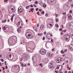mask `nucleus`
<instances>
[{
    "label": "nucleus",
    "mask_w": 73,
    "mask_h": 73,
    "mask_svg": "<svg viewBox=\"0 0 73 73\" xmlns=\"http://www.w3.org/2000/svg\"><path fill=\"white\" fill-rule=\"evenodd\" d=\"M16 38H17L16 37L13 36V40L12 38H9V39L8 40V43L9 45H15V44L16 43Z\"/></svg>",
    "instance_id": "obj_1"
},
{
    "label": "nucleus",
    "mask_w": 73,
    "mask_h": 73,
    "mask_svg": "<svg viewBox=\"0 0 73 73\" xmlns=\"http://www.w3.org/2000/svg\"><path fill=\"white\" fill-rule=\"evenodd\" d=\"M25 35L26 38L28 39L29 38H32V37H33L32 33L30 32H27L26 33Z\"/></svg>",
    "instance_id": "obj_2"
},
{
    "label": "nucleus",
    "mask_w": 73,
    "mask_h": 73,
    "mask_svg": "<svg viewBox=\"0 0 73 73\" xmlns=\"http://www.w3.org/2000/svg\"><path fill=\"white\" fill-rule=\"evenodd\" d=\"M46 36L48 39H52L53 37V34L52 33H50V32L48 33L46 35Z\"/></svg>",
    "instance_id": "obj_3"
},
{
    "label": "nucleus",
    "mask_w": 73,
    "mask_h": 73,
    "mask_svg": "<svg viewBox=\"0 0 73 73\" xmlns=\"http://www.w3.org/2000/svg\"><path fill=\"white\" fill-rule=\"evenodd\" d=\"M2 29L4 32H7L9 30V28L8 27V26L7 25L2 26Z\"/></svg>",
    "instance_id": "obj_4"
},
{
    "label": "nucleus",
    "mask_w": 73,
    "mask_h": 73,
    "mask_svg": "<svg viewBox=\"0 0 73 73\" xmlns=\"http://www.w3.org/2000/svg\"><path fill=\"white\" fill-rule=\"evenodd\" d=\"M40 53H41V54L44 55L46 53V51L44 49H41L39 52Z\"/></svg>",
    "instance_id": "obj_5"
},
{
    "label": "nucleus",
    "mask_w": 73,
    "mask_h": 73,
    "mask_svg": "<svg viewBox=\"0 0 73 73\" xmlns=\"http://www.w3.org/2000/svg\"><path fill=\"white\" fill-rule=\"evenodd\" d=\"M70 38V35L65 36L64 37V39H65L66 41H67L68 42L69 41Z\"/></svg>",
    "instance_id": "obj_6"
},
{
    "label": "nucleus",
    "mask_w": 73,
    "mask_h": 73,
    "mask_svg": "<svg viewBox=\"0 0 73 73\" xmlns=\"http://www.w3.org/2000/svg\"><path fill=\"white\" fill-rule=\"evenodd\" d=\"M27 52L29 53H32V52H33V49L31 48L30 47H27Z\"/></svg>",
    "instance_id": "obj_7"
},
{
    "label": "nucleus",
    "mask_w": 73,
    "mask_h": 73,
    "mask_svg": "<svg viewBox=\"0 0 73 73\" xmlns=\"http://www.w3.org/2000/svg\"><path fill=\"white\" fill-rule=\"evenodd\" d=\"M48 67L51 69H53V62H52L49 63L48 65Z\"/></svg>",
    "instance_id": "obj_8"
},
{
    "label": "nucleus",
    "mask_w": 73,
    "mask_h": 73,
    "mask_svg": "<svg viewBox=\"0 0 73 73\" xmlns=\"http://www.w3.org/2000/svg\"><path fill=\"white\" fill-rule=\"evenodd\" d=\"M12 56V55L11 54H9V56H7V58H8L9 60H10V61H11V60H13V56H12Z\"/></svg>",
    "instance_id": "obj_9"
},
{
    "label": "nucleus",
    "mask_w": 73,
    "mask_h": 73,
    "mask_svg": "<svg viewBox=\"0 0 73 73\" xmlns=\"http://www.w3.org/2000/svg\"><path fill=\"white\" fill-rule=\"evenodd\" d=\"M17 27L19 28H21L23 26V22H20L18 23Z\"/></svg>",
    "instance_id": "obj_10"
},
{
    "label": "nucleus",
    "mask_w": 73,
    "mask_h": 73,
    "mask_svg": "<svg viewBox=\"0 0 73 73\" xmlns=\"http://www.w3.org/2000/svg\"><path fill=\"white\" fill-rule=\"evenodd\" d=\"M53 27V25H52V23H48L47 25V28H48V29H50L51 28Z\"/></svg>",
    "instance_id": "obj_11"
},
{
    "label": "nucleus",
    "mask_w": 73,
    "mask_h": 73,
    "mask_svg": "<svg viewBox=\"0 0 73 73\" xmlns=\"http://www.w3.org/2000/svg\"><path fill=\"white\" fill-rule=\"evenodd\" d=\"M14 68L15 70H19L20 69V67L19 65H16L14 66Z\"/></svg>",
    "instance_id": "obj_12"
},
{
    "label": "nucleus",
    "mask_w": 73,
    "mask_h": 73,
    "mask_svg": "<svg viewBox=\"0 0 73 73\" xmlns=\"http://www.w3.org/2000/svg\"><path fill=\"white\" fill-rule=\"evenodd\" d=\"M48 56L49 58H52V57H53V53L50 52L49 53H48Z\"/></svg>",
    "instance_id": "obj_13"
},
{
    "label": "nucleus",
    "mask_w": 73,
    "mask_h": 73,
    "mask_svg": "<svg viewBox=\"0 0 73 73\" xmlns=\"http://www.w3.org/2000/svg\"><path fill=\"white\" fill-rule=\"evenodd\" d=\"M22 10L21 8H20V7L19 8H18V13H21V12H22Z\"/></svg>",
    "instance_id": "obj_14"
},
{
    "label": "nucleus",
    "mask_w": 73,
    "mask_h": 73,
    "mask_svg": "<svg viewBox=\"0 0 73 73\" xmlns=\"http://www.w3.org/2000/svg\"><path fill=\"white\" fill-rule=\"evenodd\" d=\"M40 29L41 30H44L45 29L44 25H42L40 26Z\"/></svg>",
    "instance_id": "obj_15"
},
{
    "label": "nucleus",
    "mask_w": 73,
    "mask_h": 73,
    "mask_svg": "<svg viewBox=\"0 0 73 73\" xmlns=\"http://www.w3.org/2000/svg\"><path fill=\"white\" fill-rule=\"evenodd\" d=\"M68 19H69L70 20H71L72 19V15H68Z\"/></svg>",
    "instance_id": "obj_16"
},
{
    "label": "nucleus",
    "mask_w": 73,
    "mask_h": 73,
    "mask_svg": "<svg viewBox=\"0 0 73 73\" xmlns=\"http://www.w3.org/2000/svg\"><path fill=\"white\" fill-rule=\"evenodd\" d=\"M16 11L15 10H11L10 11V13H15V12Z\"/></svg>",
    "instance_id": "obj_17"
},
{
    "label": "nucleus",
    "mask_w": 73,
    "mask_h": 73,
    "mask_svg": "<svg viewBox=\"0 0 73 73\" xmlns=\"http://www.w3.org/2000/svg\"><path fill=\"white\" fill-rule=\"evenodd\" d=\"M69 27L70 29H73V25H72L71 24L70 25Z\"/></svg>",
    "instance_id": "obj_18"
},
{
    "label": "nucleus",
    "mask_w": 73,
    "mask_h": 73,
    "mask_svg": "<svg viewBox=\"0 0 73 73\" xmlns=\"http://www.w3.org/2000/svg\"><path fill=\"white\" fill-rule=\"evenodd\" d=\"M43 34L42 33H38L37 34V35L39 36H42Z\"/></svg>",
    "instance_id": "obj_19"
},
{
    "label": "nucleus",
    "mask_w": 73,
    "mask_h": 73,
    "mask_svg": "<svg viewBox=\"0 0 73 73\" xmlns=\"http://www.w3.org/2000/svg\"><path fill=\"white\" fill-rule=\"evenodd\" d=\"M27 53H23V56L24 57H27Z\"/></svg>",
    "instance_id": "obj_20"
},
{
    "label": "nucleus",
    "mask_w": 73,
    "mask_h": 73,
    "mask_svg": "<svg viewBox=\"0 0 73 73\" xmlns=\"http://www.w3.org/2000/svg\"><path fill=\"white\" fill-rule=\"evenodd\" d=\"M43 7H44V8H46V5H43Z\"/></svg>",
    "instance_id": "obj_21"
},
{
    "label": "nucleus",
    "mask_w": 73,
    "mask_h": 73,
    "mask_svg": "<svg viewBox=\"0 0 73 73\" xmlns=\"http://www.w3.org/2000/svg\"><path fill=\"white\" fill-rule=\"evenodd\" d=\"M56 22H57V23H58V19L57 18H56Z\"/></svg>",
    "instance_id": "obj_22"
},
{
    "label": "nucleus",
    "mask_w": 73,
    "mask_h": 73,
    "mask_svg": "<svg viewBox=\"0 0 73 73\" xmlns=\"http://www.w3.org/2000/svg\"><path fill=\"white\" fill-rule=\"evenodd\" d=\"M13 16H12V18L11 19V21H13Z\"/></svg>",
    "instance_id": "obj_23"
},
{
    "label": "nucleus",
    "mask_w": 73,
    "mask_h": 73,
    "mask_svg": "<svg viewBox=\"0 0 73 73\" xmlns=\"http://www.w3.org/2000/svg\"><path fill=\"white\" fill-rule=\"evenodd\" d=\"M60 65H58L57 66V68H56V69H59V68L60 67Z\"/></svg>",
    "instance_id": "obj_24"
},
{
    "label": "nucleus",
    "mask_w": 73,
    "mask_h": 73,
    "mask_svg": "<svg viewBox=\"0 0 73 73\" xmlns=\"http://www.w3.org/2000/svg\"><path fill=\"white\" fill-rule=\"evenodd\" d=\"M45 12H44V11H42L41 12V14H42V15H44V13Z\"/></svg>",
    "instance_id": "obj_25"
},
{
    "label": "nucleus",
    "mask_w": 73,
    "mask_h": 73,
    "mask_svg": "<svg viewBox=\"0 0 73 73\" xmlns=\"http://www.w3.org/2000/svg\"><path fill=\"white\" fill-rule=\"evenodd\" d=\"M46 31H45L44 33V35H46Z\"/></svg>",
    "instance_id": "obj_26"
},
{
    "label": "nucleus",
    "mask_w": 73,
    "mask_h": 73,
    "mask_svg": "<svg viewBox=\"0 0 73 73\" xmlns=\"http://www.w3.org/2000/svg\"><path fill=\"white\" fill-rule=\"evenodd\" d=\"M55 26L56 27H57V28H58V24H56L55 25Z\"/></svg>",
    "instance_id": "obj_27"
},
{
    "label": "nucleus",
    "mask_w": 73,
    "mask_h": 73,
    "mask_svg": "<svg viewBox=\"0 0 73 73\" xmlns=\"http://www.w3.org/2000/svg\"><path fill=\"white\" fill-rule=\"evenodd\" d=\"M24 64H23V63H22L21 64V66L22 67H24Z\"/></svg>",
    "instance_id": "obj_28"
},
{
    "label": "nucleus",
    "mask_w": 73,
    "mask_h": 73,
    "mask_svg": "<svg viewBox=\"0 0 73 73\" xmlns=\"http://www.w3.org/2000/svg\"><path fill=\"white\" fill-rule=\"evenodd\" d=\"M61 53H62V54H64V51L62 50L61 51Z\"/></svg>",
    "instance_id": "obj_29"
},
{
    "label": "nucleus",
    "mask_w": 73,
    "mask_h": 73,
    "mask_svg": "<svg viewBox=\"0 0 73 73\" xmlns=\"http://www.w3.org/2000/svg\"><path fill=\"white\" fill-rule=\"evenodd\" d=\"M54 50H55V48H53L52 49V52H54Z\"/></svg>",
    "instance_id": "obj_30"
},
{
    "label": "nucleus",
    "mask_w": 73,
    "mask_h": 73,
    "mask_svg": "<svg viewBox=\"0 0 73 73\" xmlns=\"http://www.w3.org/2000/svg\"><path fill=\"white\" fill-rule=\"evenodd\" d=\"M54 0H51L50 1V2H51V3H53V1H54Z\"/></svg>",
    "instance_id": "obj_31"
},
{
    "label": "nucleus",
    "mask_w": 73,
    "mask_h": 73,
    "mask_svg": "<svg viewBox=\"0 0 73 73\" xmlns=\"http://www.w3.org/2000/svg\"><path fill=\"white\" fill-rule=\"evenodd\" d=\"M63 18L65 19H66V17L65 16H64L63 17Z\"/></svg>",
    "instance_id": "obj_32"
},
{
    "label": "nucleus",
    "mask_w": 73,
    "mask_h": 73,
    "mask_svg": "<svg viewBox=\"0 0 73 73\" xmlns=\"http://www.w3.org/2000/svg\"><path fill=\"white\" fill-rule=\"evenodd\" d=\"M30 11H33L34 10V9H33V8H31V9L30 10Z\"/></svg>",
    "instance_id": "obj_33"
},
{
    "label": "nucleus",
    "mask_w": 73,
    "mask_h": 73,
    "mask_svg": "<svg viewBox=\"0 0 73 73\" xmlns=\"http://www.w3.org/2000/svg\"><path fill=\"white\" fill-rule=\"evenodd\" d=\"M1 60L2 62H4V60L3 59H1Z\"/></svg>",
    "instance_id": "obj_34"
},
{
    "label": "nucleus",
    "mask_w": 73,
    "mask_h": 73,
    "mask_svg": "<svg viewBox=\"0 0 73 73\" xmlns=\"http://www.w3.org/2000/svg\"><path fill=\"white\" fill-rule=\"evenodd\" d=\"M45 39V38L44 36H43L42 40H44Z\"/></svg>",
    "instance_id": "obj_35"
},
{
    "label": "nucleus",
    "mask_w": 73,
    "mask_h": 73,
    "mask_svg": "<svg viewBox=\"0 0 73 73\" xmlns=\"http://www.w3.org/2000/svg\"><path fill=\"white\" fill-rule=\"evenodd\" d=\"M38 13H39V12L38 11L36 13V14L37 15H40V14H39Z\"/></svg>",
    "instance_id": "obj_36"
},
{
    "label": "nucleus",
    "mask_w": 73,
    "mask_h": 73,
    "mask_svg": "<svg viewBox=\"0 0 73 73\" xmlns=\"http://www.w3.org/2000/svg\"><path fill=\"white\" fill-rule=\"evenodd\" d=\"M35 3L36 4H38V2H37V1H35Z\"/></svg>",
    "instance_id": "obj_37"
},
{
    "label": "nucleus",
    "mask_w": 73,
    "mask_h": 73,
    "mask_svg": "<svg viewBox=\"0 0 73 73\" xmlns=\"http://www.w3.org/2000/svg\"><path fill=\"white\" fill-rule=\"evenodd\" d=\"M48 16V13H46L45 14V16L46 17H47V16Z\"/></svg>",
    "instance_id": "obj_38"
},
{
    "label": "nucleus",
    "mask_w": 73,
    "mask_h": 73,
    "mask_svg": "<svg viewBox=\"0 0 73 73\" xmlns=\"http://www.w3.org/2000/svg\"><path fill=\"white\" fill-rule=\"evenodd\" d=\"M2 68H3V70H5V68H4V67H2Z\"/></svg>",
    "instance_id": "obj_39"
},
{
    "label": "nucleus",
    "mask_w": 73,
    "mask_h": 73,
    "mask_svg": "<svg viewBox=\"0 0 73 73\" xmlns=\"http://www.w3.org/2000/svg\"><path fill=\"white\" fill-rule=\"evenodd\" d=\"M20 30L19 29H18V32H19V33H20Z\"/></svg>",
    "instance_id": "obj_40"
},
{
    "label": "nucleus",
    "mask_w": 73,
    "mask_h": 73,
    "mask_svg": "<svg viewBox=\"0 0 73 73\" xmlns=\"http://www.w3.org/2000/svg\"><path fill=\"white\" fill-rule=\"evenodd\" d=\"M30 7H31V8H32V7H33V5H30Z\"/></svg>",
    "instance_id": "obj_41"
},
{
    "label": "nucleus",
    "mask_w": 73,
    "mask_h": 73,
    "mask_svg": "<svg viewBox=\"0 0 73 73\" xmlns=\"http://www.w3.org/2000/svg\"><path fill=\"white\" fill-rule=\"evenodd\" d=\"M38 8H36V11H38Z\"/></svg>",
    "instance_id": "obj_42"
},
{
    "label": "nucleus",
    "mask_w": 73,
    "mask_h": 73,
    "mask_svg": "<svg viewBox=\"0 0 73 73\" xmlns=\"http://www.w3.org/2000/svg\"><path fill=\"white\" fill-rule=\"evenodd\" d=\"M72 10L70 11V13H72Z\"/></svg>",
    "instance_id": "obj_43"
},
{
    "label": "nucleus",
    "mask_w": 73,
    "mask_h": 73,
    "mask_svg": "<svg viewBox=\"0 0 73 73\" xmlns=\"http://www.w3.org/2000/svg\"><path fill=\"white\" fill-rule=\"evenodd\" d=\"M39 11H40V12H41V11H42V9H39Z\"/></svg>",
    "instance_id": "obj_44"
},
{
    "label": "nucleus",
    "mask_w": 73,
    "mask_h": 73,
    "mask_svg": "<svg viewBox=\"0 0 73 73\" xmlns=\"http://www.w3.org/2000/svg\"><path fill=\"white\" fill-rule=\"evenodd\" d=\"M37 27H39V23H38L37 24Z\"/></svg>",
    "instance_id": "obj_45"
},
{
    "label": "nucleus",
    "mask_w": 73,
    "mask_h": 73,
    "mask_svg": "<svg viewBox=\"0 0 73 73\" xmlns=\"http://www.w3.org/2000/svg\"><path fill=\"white\" fill-rule=\"evenodd\" d=\"M5 68V69H8V66L7 65H6Z\"/></svg>",
    "instance_id": "obj_46"
},
{
    "label": "nucleus",
    "mask_w": 73,
    "mask_h": 73,
    "mask_svg": "<svg viewBox=\"0 0 73 73\" xmlns=\"http://www.w3.org/2000/svg\"><path fill=\"white\" fill-rule=\"evenodd\" d=\"M4 1L5 2H7V1H8V0H4Z\"/></svg>",
    "instance_id": "obj_47"
},
{
    "label": "nucleus",
    "mask_w": 73,
    "mask_h": 73,
    "mask_svg": "<svg viewBox=\"0 0 73 73\" xmlns=\"http://www.w3.org/2000/svg\"><path fill=\"white\" fill-rule=\"evenodd\" d=\"M67 51V49H66L64 50V52H66V51Z\"/></svg>",
    "instance_id": "obj_48"
},
{
    "label": "nucleus",
    "mask_w": 73,
    "mask_h": 73,
    "mask_svg": "<svg viewBox=\"0 0 73 73\" xmlns=\"http://www.w3.org/2000/svg\"><path fill=\"white\" fill-rule=\"evenodd\" d=\"M33 6H34V7H37V6L35 5H33Z\"/></svg>",
    "instance_id": "obj_49"
},
{
    "label": "nucleus",
    "mask_w": 73,
    "mask_h": 73,
    "mask_svg": "<svg viewBox=\"0 0 73 73\" xmlns=\"http://www.w3.org/2000/svg\"><path fill=\"white\" fill-rule=\"evenodd\" d=\"M70 48L71 50H72V49H73V47L72 46L71 47V48L70 47Z\"/></svg>",
    "instance_id": "obj_50"
},
{
    "label": "nucleus",
    "mask_w": 73,
    "mask_h": 73,
    "mask_svg": "<svg viewBox=\"0 0 73 73\" xmlns=\"http://www.w3.org/2000/svg\"><path fill=\"white\" fill-rule=\"evenodd\" d=\"M62 15H66V13H62Z\"/></svg>",
    "instance_id": "obj_51"
},
{
    "label": "nucleus",
    "mask_w": 73,
    "mask_h": 73,
    "mask_svg": "<svg viewBox=\"0 0 73 73\" xmlns=\"http://www.w3.org/2000/svg\"><path fill=\"white\" fill-rule=\"evenodd\" d=\"M27 65H28L29 66L30 65V63H29L27 64Z\"/></svg>",
    "instance_id": "obj_52"
},
{
    "label": "nucleus",
    "mask_w": 73,
    "mask_h": 73,
    "mask_svg": "<svg viewBox=\"0 0 73 73\" xmlns=\"http://www.w3.org/2000/svg\"><path fill=\"white\" fill-rule=\"evenodd\" d=\"M29 8L28 6H26V9H28V8Z\"/></svg>",
    "instance_id": "obj_53"
},
{
    "label": "nucleus",
    "mask_w": 73,
    "mask_h": 73,
    "mask_svg": "<svg viewBox=\"0 0 73 73\" xmlns=\"http://www.w3.org/2000/svg\"><path fill=\"white\" fill-rule=\"evenodd\" d=\"M33 29H34V30H36V28L35 27H33Z\"/></svg>",
    "instance_id": "obj_54"
},
{
    "label": "nucleus",
    "mask_w": 73,
    "mask_h": 73,
    "mask_svg": "<svg viewBox=\"0 0 73 73\" xmlns=\"http://www.w3.org/2000/svg\"><path fill=\"white\" fill-rule=\"evenodd\" d=\"M11 10H12V11H13V10H14V9H13V8H12L11 9Z\"/></svg>",
    "instance_id": "obj_55"
},
{
    "label": "nucleus",
    "mask_w": 73,
    "mask_h": 73,
    "mask_svg": "<svg viewBox=\"0 0 73 73\" xmlns=\"http://www.w3.org/2000/svg\"><path fill=\"white\" fill-rule=\"evenodd\" d=\"M72 73V72H71V71H70L69 72H68V73Z\"/></svg>",
    "instance_id": "obj_56"
},
{
    "label": "nucleus",
    "mask_w": 73,
    "mask_h": 73,
    "mask_svg": "<svg viewBox=\"0 0 73 73\" xmlns=\"http://www.w3.org/2000/svg\"><path fill=\"white\" fill-rule=\"evenodd\" d=\"M33 62H34V63H35V62H36V61H35L34 60H33Z\"/></svg>",
    "instance_id": "obj_57"
},
{
    "label": "nucleus",
    "mask_w": 73,
    "mask_h": 73,
    "mask_svg": "<svg viewBox=\"0 0 73 73\" xmlns=\"http://www.w3.org/2000/svg\"><path fill=\"white\" fill-rule=\"evenodd\" d=\"M28 20H26V23H27V22H28Z\"/></svg>",
    "instance_id": "obj_58"
},
{
    "label": "nucleus",
    "mask_w": 73,
    "mask_h": 73,
    "mask_svg": "<svg viewBox=\"0 0 73 73\" xmlns=\"http://www.w3.org/2000/svg\"><path fill=\"white\" fill-rule=\"evenodd\" d=\"M56 62H57V63L59 64V63H60V61H57Z\"/></svg>",
    "instance_id": "obj_59"
},
{
    "label": "nucleus",
    "mask_w": 73,
    "mask_h": 73,
    "mask_svg": "<svg viewBox=\"0 0 73 73\" xmlns=\"http://www.w3.org/2000/svg\"><path fill=\"white\" fill-rule=\"evenodd\" d=\"M55 72L56 73H58V71H55Z\"/></svg>",
    "instance_id": "obj_60"
},
{
    "label": "nucleus",
    "mask_w": 73,
    "mask_h": 73,
    "mask_svg": "<svg viewBox=\"0 0 73 73\" xmlns=\"http://www.w3.org/2000/svg\"><path fill=\"white\" fill-rule=\"evenodd\" d=\"M51 41L52 42H53V39H51Z\"/></svg>",
    "instance_id": "obj_61"
},
{
    "label": "nucleus",
    "mask_w": 73,
    "mask_h": 73,
    "mask_svg": "<svg viewBox=\"0 0 73 73\" xmlns=\"http://www.w3.org/2000/svg\"><path fill=\"white\" fill-rule=\"evenodd\" d=\"M64 73H67V71L66 70L64 72Z\"/></svg>",
    "instance_id": "obj_62"
},
{
    "label": "nucleus",
    "mask_w": 73,
    "mask_h": 73,
    "mask_svg": "<svg viewBox=\"0 0 73 73\" xmlns=\"http://www.w3.org/2000/svg\"><path fill=\"white\" fill-rule=\"evenodd\" d=\"M59 73H63L61 71H60V72H59Z\"/></svg>",
    "instance_id": "obj_63"
},
{
    "label": "nucleus",
    "mask_w": 73,
    "mask_h": 73,
    "mask_svg": "<svg viewBox=\"0 0 73 73\" xmlns=\"http://www.w3.org/2000/svg\"><path fill=\"white\" fill-rule=\"evenodd\" d=\"M62 28H60L59 29V30L60 31H62Z\"/></svg>",
    "instance_id": "obj_64"
}]
</instances>
